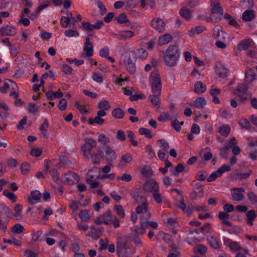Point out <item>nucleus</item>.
Instances as JSON below:
<instances>
[{
    "mask_svg": "<svg viewBox=\"0 0 257 257\" xmlns=\"http://www.w3.org/2000/svg\"><path fill=\"white\" fill-rule=\"evenodd\" d=\"M180 55L179 48L176 45H170L164 52L163 59L166 65L174 67L178 63Z\"/></svg>",
    "mask_w": 257,
    "mask_h": 257,
    "instance_id": "1",
    "label": "nucleus"
},
{
    "mask_svg": "<svg viewBox=\"0 0 257 257\" xmlns=\"http://www.w3.org/2000/svg\"><path fill=\"white\" fill-rule=\"evenodd\" d=\"M210 6L211 13L210 19L212 22L216 23L220 21L223 15V8L220 6L218 0H211Z\"/></svg>",
    "mask_w": 257,
    "mask_h": 257,
    "instance_id": "2",
    "label": "nucleus"
},
{
    "mask_svg": "<svg viewBox=\"0 0 257 257\" xmlns=\"http://www.w3.org/2000/svg\"><path fill=\"white\" fill-rule=\"evenodd\" d=\"M149 85L152 91L161 92L162 81L160 74L157 70L152 71L149 77Z\"/></svg>",
    "mask_w": 257,
    "mask_h": 257,
    "instance_id": "3",
    "label": "nucleus"
},
{
    "mask_svg": "<svg viewBox=\"0 0 257 257\" xmlns=\"http://www.w3.org/2000/svg\"><path fill=\"white\" fill-rule=\"evenodd\" d=\"M141 204L136 208V212L138 214L143 213L140 216L141 220L150 219L151 214L148 211L149 204L147 202V198L146 196H141Z\"/></svg>",
    "mask_w": 257,
    "mask_h": 257,
    "instance_id": "4",
    "label": "nucleus"
},
{
    "mask_svg": "<svg viewBox=\"0 0 257 257\" xmlns=\"http://www.w3.org/2000/svg\"><path fill=\"white\" fill-rule=\"evenodd\" d=\"M248 87L245 84H239L238 85L236 90L233 91L234 94L237 95L236 97H238V100L242 103L246 100L248 98H250L251 94L247 90Z\"/></svg>",
    "mask_w": 257,
    "mask_h": 257,
    "instance_id": "5",
    "label": "nucleus"
},
{
    "mask_svg": "<svg viewBox=\"0 0 257 257\" xmlns=\"http://www.w3.org/2000/svg\"><path fill=\"white\" fill-rule=\"evenodd\" d=\"M96 141L92 138L85 139V144L81 147L83 155L85 157L87 158L89 157L92 148L96 147Z\"/></svg>",
    "mask_w": 257,
    "mask_h": 257,
    "instance_id": "6",
    "label": "nucleus"
},
{
    "mask_svg": "<svg viewBox=\"0 0 257 257\" xmlns=\"http://www.w3.org/2000/svg\"><path fill=\"white\" fill-rule=\"evenodd\" d=\"M206 239L212 248L215 250H218L220 248L221 245V242L215 233H211L207 237Z\"/></svg>",
    "mask_w": 257,
    "mask_h": 257,
    "instance_id": "7",
    "label": "nucleus"
},
{
    "mask_svg": "<svg viewBox=\"0 0 257 257\" xmlns=\"http://www.w3.org/2000/svg\"><path fill=\"white\" fill-rule=\"evenodd\" d=\"M144 190L147 192H154L159 191V187L157 181L151 180L146 182L144 185Z\"/></svg>",
    "mask_w": 257,
    "mask_h": 257,
    "instance_id": "8",
    "label": "nucleus"
},
{
    "mask_svg": "<svg viewBox=\"0 0 257 257\" xmlns=\"http://www.w3.org/2000/svg\"><path fill=\"white\" fill-rule=\"evenodd\" d=\"M151 26L159 32H163L165 30V23L163 20L159 18H155L151 21Z\"/></svg>",
    "mask_w": 257,
    "mask_h": 257,
    "instance_id": "9",
    "label": "nucleus"
},
{
    "mask_svg": "<svg viewBox=\"0 0 257 257\" xmlns=\"http://www.w3.org/2000/svg\"><path fill=\"white\" fill-rule=\"evenodd\" d=\"M123 63L129 73L134 74L136 71V67L130 56H126L123 60Z\"/></svg>",
    "mask_w": 257,
    "mask_h": 257,
    "instance_id": "10",
    "label": "nucleus"
},
{
    "mask_svg": "<svg viewBox=\"0 0 257 257\" xmlns=\"http://www.w3.org/2000/svg\"><path fill=\"white\" fill-rule=\"evenodd\" d=\"M105 152L106 154L105 160L108 163V165H111L112 162L116 159L115 152L108 146L106 147Z\"/></svg>",
    "mask_w": 257,
    "mask_h": 257,
    "instance_id": "11",
    "label": "nucleus"
},
{
    "mask_svg": "<svg viewBox=\"0 0 257 257\" xmlns=\"http://www.w3.org/2000/svg\"><path fill=\"white\" fill-rule=\"evenodd\" d=\"M257 75V66L248 69L245 72V81L247 83L252 82Z\"/></svg>",
    "mask_w": 257,
    "mask_h": 257,
    "instance_id": "12",
    "label": "nucleus"
},
{
    "mask_svg": "<svg viewBox=\"0 0 257 257\" xmlns=\"http://www.w3.org/2000/svg\"><path fill=\"white\" fill-rule=\"evenodd\" d=\"M79 179L78 175L72 172H68L65 176V181L69 185L77 183L79 181Z\"/></svg>",
    "mask_w": 257,
    "mask_h": 257,
    "instance_id": "13",
    "label": "nucleus"
},
{
    "mask_svg": "<svg viewBox=\"0 0 257 257\" xmlns=\"http://www.w3.org/2000/svg\"><path fill=\"white\" fill-rule=\"evenodd\" d=\"M0 32L2 36H14L16 34L15 27L9 25L1 28Z\"/></svg>",
    "mask_w": 257,
    "mask_h": 257,
    "instance_id": "14",
    "label": "nucleus"
},
{
    "mask_svg": "<svg viewBox=\"0 0 257 257\" xmlns=\"http://www.w3.org/2000/svg\"><path fill=\"white\" fill-rule=\"evenodd\" d=\"M45 95L47 99L49 100H52L55 98H61L63 96V93L60 90L56 92H54L52 90H50L45 93Z\"/></svg>",
    "mask_w": 257,
    "mask_h": 257,
    "instance_id": "15",
    "label": "nucleus"
},
{
    "mask_svg": "<svg viewBox=\"0 0 257 257\" xmlns=\"http://www.w3.org/2000/svg\"><path fill=\"white\" fill-rule=\"evenodd\" d=\"M83 50L85 52L86 56H92L93 54V46L92 43L90 41L89 38H87L86 39V42L84 44Z\"/></svg>",
    "mask_w": 257,
    "mask_h": 257,
    "instance_id": "16",
    "label": "nucleus"
},
{
    "mask_svg": "<svg viewBox=\"0 0 257 257\" xmlns=\"http://www.w3.org/2000/svg\"><path fill=\"white\" fill-rule=\"evenodd\" d=\"M41 197V194L39 191L35 190L31 192V196L28 198L29 202L31 204L33 205L39 202L40 198Z\"/></svg>",
    "mask_w": 257,
    "mask_h": 257,
    "instance_id": "17",
    "label": "nucleus"
},
{
    "mask_svg": "<svg viewBox=\"0 0 257 257\" xmlns=\"http://www.w3.org/2000/svg\"><path fill=\"white\" fill-rule=\"evenodd\" d=\"M152 92L153 94L149 96L148 99L150 100L153 105L159 107L160 103L159 97L161 92H158V93H156L155 91Z\"/></svg>",
    "mask_w": 257,
    "mask_h": 257,
    "instance_id": "18",
    "label": "nucleus"
},
{
    "mask_svg": "<svg viewBox=\"0 0 257 257\" xmlns=\"http://www.w3.org/2000/svg\"><path fill=\"white\" fill-rule=\"evenodd\" d=\"M141 189L138 188H135L130 190V193L131 196L134 199L135 202L140 203H141V199H140L141 196H144L143 195H140Z\"/></svg>",
    "mask_w": 257,
    "mask_h": 257,
    "instance_id": "19",
    "label": "nucleus"
},
{
    "mask_svg": "<svg viewBox=\"0 0 257 257\" xmlns=\"http://www.w3.org/2000/svg\"><path fill=\"white\" fill-rule=\"evenodd\" d=\"M114 216L111 214V211L107 210L101 216V218L103 220V223L106 225L111 224L112 220Z\"/></svg>",
    "mask_w": 257,
    "mask_h": 257,
    "instance_id": "20",
    "label": "nucleus"
},
{
    "mask_svg": "<svg viewBox=\"0 0 257 257\" xmlns=\"http://www.w3.org/2000/svg\"><path fill=\"white\" fill-rule=\"evenodd\" d=\"M246 222L247 224L252 226L253 220L256 217L257 214L254 210H250L246 213Z\"/></svg>",
    "mask_w": 257,
    "mask_h": 257,
    "instance_id": "21",
    "label": "nucleus"
},
{
    "mask_svg": "<svg viewBox=\"0 0 257 257\" xmlns=\"http://www.w3.org/2000/svg\"><path fill=\"white\" fill-rule=\"evenodd\" d=\"M229 216V215L227 213L223 211L219 212L218 214V217L219 219L221 220L222 223L223 224L226 225L227 226L230 227L232 226V223L228 220Z\"/></svg>",
    "mask_w": 257,
    "mask_h": 257,
    "instance_id": "22",
    "label": "nucleus"
},
{
    "mask_svg": "<svg viewBox=\"0 0 257 257\" xmlns=\"http://www.w3.org/2000/svg\"><path fill=\"white\" fill-rule=\"evenodd\" d=\"M115 36L120 40H125L132 38L135 36L134 32L127 30L121 32L119 34H115Z\"/></svg>",
    "mask_w": 257,
    "mask_h": 257,
    "instance_id": "23",
    "label": "nucleus"
},
{
    "mask_svg": "<svg viewBox=\"0 0 257 257\" xmlns=\"http://www.w3.org/2000/svg\"><path fill=\"white\" fill-rule=\"evenodd\" d=\"M206 89V85L201 81H197L194 85V91L198 94L204 93Z\"/></svg>",
    "mask_w": 257,
    "mask_h": 257,
    "instance_id": "24",
    "label": "nucleus"
},
{
    "mask_svg": "<svg viewBox=\"0 0 257 257\" xmlns=\"http://www.w3.org/2000/svg\"><path fill=\"white\" fill-rule=\"evenodd\" d=\"M213 36L216 40H219V39L225 40L227 34L222 30L220 31L219 28H215L213 30Z\"/></svg>",
    "mask_w": 257,
    "mask_h": 257,
    "instance_id": "25",
    "label": "nucleus"
},
{
    "mask_svg": "<svg viewBox=\"0 0 257 257\" xmlns=\"http://www.w3.org/2000/svg\"><path fill=\"white\" fill-rule=\"evenodd\" d=\"M173 37L170 34H164L159 38L158 43L160 45H166L172 40Z\"/></svg>",
    "mask_w": 257,
    "mask_h": 257,
    "instance_id": "26",
    "label": "nucleus"
},
{
    "mask_svg": "<svg viewBox=\"0 0 257 257\" xmlns=\"http://www.w3.org/2000/svg\"><path fill=\"white\" fill-rule=\"evenodd\" d=\"M148 227V224L146 221L141 220V226H136L135 232L137 234H143L146 232L145 228Z\"/></svg>",
    "mask_w": 257,
    "mask_h": 257,
    "instance_id": "27",
    "label": "nucleus"
},
{
    "mask_svg": "<svg viewBox=\"0 0 257 257\" xmlns=\"http://www.w3.org/2000/svg\"><path fill=\"white\" fill-rule=\"evenodd\" d=\"M254 16L253 11L248 10L243 13L242 18L245 21H250L253 19Z\"/></svg>",
    "mask_w": 257,
    "mask_h": 257,
    "instance_id": "28",
    "label": "nucleus"
},
{
    "mask_svg": "<svg viewBox=\"0 0 257 257\" xmlns=\"http://www.w3.org/2000/svg\"><path fill=\"white\" fill-rule=\"evenodd\" d=\"M79 216L83 222L89 221L91 218L89 211L86 209L81 210L79 212Z\"/></svg>",
    "mask_w": 257,
    "mask_h": 257,
    "instance_id": "29",
    "label": "nucleus"
},
{
    "mask_svg": "<svg viewBox=\"0 0 257 257\" xmlns=\"http://www.w3.org/2000/svg\"><path fill=\"white\" fill-rule=\"evenodd\" d=\"M205 30L206 27L204 26H199L198 27H196L194 28H192L189 31V35L190 36H193L195 34H199L202 33Z\"/></svg>",
    "mask_w": 257,
    "mask_h": 257,
    "instance_id": "30",
    "label": "nucleus"
},
{
    "mask_svg": "<svg viewBox=\"0 0 257 257\" xmlns=\"http://www.w3.org/2000/svg\"><path fill=\"white\" fill-rule=\"evenodd\" d=\"M228 71L227 69L223 67V66H221L220 67H218L216 70V74L221 78H225L227 76Z\"/></svg>",
    "mask_w": 257,
    "mask_h": 257,
    "instance_id": "31",
    "label": "nucleus"
},
{
    "mask_svg": "<svg viewBox=\"0 0 257 257\" xmlns=\"http://www.w3.org/2000/svg\"><path fill=\"white\" fill-rule=\"evenodd\" d=\"M0 214L4 218L9 217L11 214L9 208L4 204H0Z\"/></svg>",
    "mask_w": 257,
    "mask_h": 257,
    "instance_id": "32",
    "label": "nucleus"
},
{
    "mask_svg": "<svg viewBox=\"0 0 257 257\" xmlns=\"http://www.w3.org/2000/svg\"><path fill=\"white\" fill-rule=\"evenodd\" d=\"M124 111L120 108H116L112 111V115L116 118L121 119L124 116Z\"/></svg>",
    "mask_w": 257,
    "mask_h": 257,
    "instance_id": "33",
    "label": "nucleus"
},
{
    "mask_svg": "<svg viewBox=\"0 0 257 257\" xmlns=\"http://www.w3.org/2000/svg\"><path fill=\"white\" fill-rule=\"evenodd\" d=\"M207 250V247L202 244L197 245L194 247V251L201 255L206 256L205 253Z\"/></svg>",
    "mask_w": 257,
    "mask_h": 257,
    "instance_id": "34",
    "label": "nucleus"
},
{
    "mask_svg": "<svg viewBox=\"0 0 257 257\" xmlns=\"http://www.w3.org/2000/svg\"><path fill=\"white\" fill-rule=\"evenodd\" d=\"M205 99L203 97H198L194 102V105L198 108H203L206 104Z\"/></svg>",
    "mask_w": 257,
    "mask_h": 257,
    "instance_id": "35",
    "label": "nucleus"
},
{
    "mask_svg": "<svg viewBox=\"0 0 257 257\" xmlns=\"http://www.w3.org/2000/svg\"><path fill=\"white\" fill-rule=\"evenodd\" d=\"M157 142L160 144V145H159V147L162 148L160 150H162L163 152L167 153L168 150L170 148L168 142L164 139H159Z\"/></svg>",
    "mask_w": 257,
    "mask_h": 257,
    "instance_id": "36",
    "label": "nucleus"
},
{
    "mask_svg": "<svg viewBox=\"0 0 257 257\" xmlns=\"http://www.w3.org/2000/svg\"><path fill=\"white\" fill-rule=\"evenodd\" d=\"M231 197L232 199L235 201H240L243 200L244 199V196L243 194L239 193V192H237L234 189L232 190Z\"/></svg>",
    "mask_w": 257,
    "mask_h": 257,
    "instance_id": "37",
    "label": "nucleus"
},
{
    "mask_svg": "<svg viewBox=\"0 0 257 257\" xmlns=\"http://www.w3.org/2000/svg\"><path fill=\"white\" fill-rule=\"evenodd\" d=\"M114 21H116L119 24H125L129 22L125 13L120 14L117 17L115 18Z\"/></svg>",
    "mask_w": 257,
    "mask_h": 257,
    "instance_id": "38",
    "label": "nucleus"
},
{
    "mask_svg": "<svg viewBox=\"0 0 257 257\" xmlns=\"http://www.w3.org/2000/svg\"><path fill=\"white\" fill-rule=\"evenodd\" d=\"M164 222L165 224L172 228L177 227L178 225V222L174 218L168 217L164 219Z\"/></svg>",
    "mask_w": 257,
    "mask_h": 257,
    "instance_id": "39",
    "label": "nucleus"
},
{
    "mask_svg": "<svg viewBox=\"0 0 257 257\" xmlns=\"http://www.w3.org/2000/svg\"><path fill=\"white\" fill-rule=\"evenodd\" d=\"M251 43V41L250 40H242L238 44V49L242 50L248 49L250 47Z\"/></svg>",
    "mask_w": 257,
    "mask_h": 257,
    "instance_id": "40",
    "label": "nucleus"
},
{
    "mask_svg": "<svg viewBox=\"0 0 257 257\" xmlns=\"http://www.w3.org/2000/svg\"><path fill=\"white\" fill-rule=\"evenodd\" d=\"M114 210L120 218H123L125 216L124 211L122 207L120 205H115Z\"/></svg>",
    "mask_w": 257,
    "mask_h": 257,
    "instance_id": "41",
    "label": "nucleus"
},
{
    "mask_svg": "<svg viewBox=\"0 0 257 257\" xmlns=\"http://www.w3.org/2000/svg\"><path fill=\"white\" fill-rule=\"evenodd\" d=\"M104 122V120L97 115L94 118H89L88 123L90 125H93L94 123H96L99 125H102Z\"/></svg>",
    "mask_w": 257,
    "mask_h": 257,
    "instance_id": "42",
    "label": "nucleus"
},
{
    "mask_svg": "<svg viewBox=\"0 0 257 257\" xmlns=\"http://www.w3.org/2000/svg\"><path fill=\"white\" fill-rule=\"evenodd\" d=\"M230 129L228 125H222L218 128V132L224 137H227L230 133Z\"/></svg>",
    "mask_w": 257,
    "mask_h": 257,
    "instance_id": "43",
    "label": "nucleus"
},
{
    "mask_svg": "<svg viewBox=\"0 0 257 257\" xmlns=\"http://www.w3.org/2000/svg\"><path fill=\"white\" fill-rule=\"evenodd\" d=\"M97 107L99 109L107 110L110 108V105L108 101L104 100L98 103Z\"/></svg>",
    "mask_w": 257,
    "mask_h": 257,
    "instance_id": "44",
    "label": "nucleus"
},
{
    "mask_svg": "<svg viewBox=\"0 0 257 257\" xmlns=\"http://www.w3.org/2000/svg\"><path fill=\"white\" fill-rule=\"evenodd\" d=\"M184 124L183 121L180 122L177 119H174L171 121V125L174 128V129L177 132L180 131L181 128V126Z\"/></svg>",
    "mask_w": 257,
    "mask_h": 257,
    "instance_id": "45",
    "label": "nucleus"
},
{
    "mask_svg": "<svg viewBox=\"0 0 257 257\" xmlns=\"http://www.w3.org/2000/svg\"><path fill=\"white\" fill-rule=\"evenodd\" d=\"M180 15L186 20H189L192 17L191 13L189 10L182 8L180 10Z\"/></svg>",
    "mask_w": 257,
    "mask_h": 257,
    "instance_id": "46",
    "label": "nucleus"
},
{
    "mask_svg": "<svg viewBox=\"0 0 257 257\" xmlns=\"http://www.w3.org/2000/svg\"><path fill=\"white\" fill-rule=\"evenodd\" d=\"M139 132L140 135L145 136L146 138L149 139H152L153 138V136L151 134V131L148 128L141 127L139 130Z\"/></svg>",
    "mask_w": 257,
    "mask_h": 257,
    "instance_id": "47",
    "label": "nucleus"
},
{
    "mask_svg": "<svg viewBox=\"0 0 257 257\" xmlns=\"http://www.w3.org/2000/svg\"><path fill=\"white\" fill-rule=\"evenodd\" d=\"M3 194L13 202H16L17 201V196L14 193L11 192L9 190H5L3 191Z\"/></svg>",
    "mask_w": 257,
    "mask_h": 257,
    "instance_id": "48",
    "label": "nucleus"
},
{
    "mask_svg": "<svg viewBox=\"0 0 257 257\" xmlns=\"http://www.w3.org/2000/svg\"><path fill=\"white\" fill-rule=\"evenodd\" d=\"M203 192V189L202 185L199 183H196L195 184V188L194 189L193 193L191 195H194V196H196L197 194H202Z\"/></svg>",
    "mask_w": 257,
    "mask_h": 257,
    "instance_id": "49",
    "label": "nucleus"
},
{
    "mask_svg": "<svg viewBox=\"0 0 257 257\" xmlns=\"http://www.w3.org/2000/svg\"><path fill=\"white\" fill-rule=\"evenodd\" d=\"M60 23L61 27L66 28L71 23V19L67 17V16H63L60 19Z\"/></svg>",
    "mask_w": 257,
    "mask_h": 257,
    "instance_id": "50",
    "label": "nucleus"
},
{
    "mask_svg": "<svg viewBox=\"0 0 257 257\" xmlns=\"http://www.w3.org/2000/svg\"><path fill=\"white\" fill-rule=\"evenodd\" d=\"M247 196L251 204H257V196L253 192H248Z\"/></svg>",
    "mask_w": 257,
    "mask_h": 257,
    "instance_id": "51",
    "label": "nucleus"
},
{
    "mask_svg": "<svg viewBox=\"0 0 257 257\" xmlns=\"http://www.w3.org/2000/svg\"><path fill=\"white\" fill-rule=\"evenodd\" d=\"M184 169V166L182 164H179L176 166L175 169L172 171V174L176 176H177L180 173L182 172Z\"/></svg>",
    "mask_w": 257,
    "mask_h": 257,
    "instance_id": "52",
    "label": "nucleus"
},
{
    "mask_svg": "<svg viewBox=\"0 0 257 257\" xmlns=\"http://www.w3.org/2000/svg\"><path fill=\"white\" fill-rule=\"evenodd\" d=\"M152 196L153 199L157 203L161 204L162 203V196L161 194L160 193L159 191L154 192V193L152 194Z\"/></svg>",
    "mask_w": 257,
    "mask_h": 257,
    "instance_id": "53",
    "label": "nucleus"
},
{
    "mask_svg": "<svg viewBox=\"0 0 257 257\" xmlns=\"http://www.w3.org/2000/svg\"><path fill=\"white\" fill-rule=\"evenodd\" d=\"M127 137L130 139V142H131L134 146H137L138 145V142L134 140L135 136L134 133L131 131H127Z\"/></svg>",
    "mask_w": 257,
    "mask_h": 257,
    "instance_id": "54",
    "label": "nucleus"
},
{
    "mask_svg": "<svg viewBox=\"0 0 257 257\" xmlns=\"http://www.w3.org/2000/svg\"><path fill=\"white\" fill-rule=\"evenodd\" d=\"M239 124L241 127L245 128L248 130H249L251 126L249 121L245 118H242L239 121Z\"/></svg>",
    "mask_w": 257,
    "mask_h": 257,
    "instance_id": "55",
    "label": "nucleus"
},
{
    "mask_svg": "<svg viewBox=\"0 0 257 257\" xmlns=\"http://www.w3.org/2000/svg\"><path fill=\"white\" fill-rule=\"evenodd\" d=\"M221 175L219 172L218 170L217 171L212 173L209 177L207 178V180L208 182H210L215 180V179L218 177L220 176Z\"/></svg>",
    "mask_w": 257,
    "mask_h": 257,
    "instance_id": "56",
    "label": "nucleus"
},
{
    "mask_svg": "<svg viewBox=\"0 0 257 257\" xmlns=\"http://www.w3.org/2000/svg\"><path fill=\"white\" fill-rule=\"evenodd\" d=\"M64 34L66 37H78L79 34L78 31L72 30H67L64 32Z\"/></svg>",
    "mask_w": 257,
    "mask_h": 257,
    "instance_id": "57",
    "label": "nucleus"
},
{
    "mask_svg": "<svg viewBox=\"0 0 257 257\" xmlns=\"http://www.w3.org/2000/svg\"><path fill=\"white\" fill-rule=\"evenodd\" d=\"M24 230V227L20 224H16L12 228L13 233L20 234Z\"/></svg>",
    "mask_w": 257,
    "mask_h": 257,
    "instance_id": "58",
    "label": "nucleus"
},
{
    "mask_svg": "<svg viewBox=\"0 0 257 257\" xmlns=\"http://www.w3.org/2000/svg\"><path fill=\"white\" fill-rule=\"evenodd\" d=\"M148 55V52L145 49L141 48L138 50V56L139 58L144 60L147 58Z\"/></svg>",
    "mask_w": 257,
    "mask_h": 257,
    "instance_id": "59",
    "label": "nucleus"
},
{
    "mask_svg": "<svg viewBox=\"0 0 257 257\" xmlns=\"http://www.w3.org/2000/svg\"><path fill=\"white\" fill-rule=\"evenodd\" d=\"M39 106L34 103H29L28 106V111L30 113H35L39 110Z\"/></svg>",
    "mask_w": 257,
    "mask_h": 257,
    "instance_id": "60",
    "label": "nucleus"
},
{
    "mask_svg": "<svg viewBox=\"0 0 257 257\" xmlns=\"http://www.w3.org/2000/svg\"><path fill=\"white\" fill-rule=\"evenodd\" d=\"M98 141L104 145L110 142V140L108 138L106 137L104 134H100L98 137Z\"/></svg>",
    "mask_w": 257,
    "mask_h": 257,
    "instance_id": "61",
    "label": "nucleus"
},
{
    "mask_svg": "<svg viewBox=\"0 0 257 257\" xmlns=\"http://www.w3.org/2000/svg\"><path fill=\"white\" fill-rule=\"evenodd\" d=\"M141 172L142 174L146 177H149L151 176L152 174V171L150 168L147 166L143 168L141 170Z\"/></svg>",
    "mask_w": 257,
    "mask_h": 257,
    "instance_id": "62",
    "label": "nucleus"
},
{
    "mask_svg": "<svg viewBox=\"0 0 257 257\" xmlns=\"http://www.w3.org/2000/svg\"><path fill=\"white\" fill-rule=\"evenodd\" d=\"M139 0H127L126 2V7L129 8H135L139 4Z\"/></svg>",
    "mask_w": 257,
    "mask_h": 257,
    "instance_id": "63",
    "label": "nucleus"
},
{
    "mask_svg": "<svg viewBox=\"0 0 257 257\" xmlns=\"http://www.w3.org/2000/svg\"><path fill=\"white\" fill-rule=\"evenodd\" d=\"M30 165L27 163H24L21 167V172L23 174H27L30 171Z\"/></svg>",
    "mask_w": 257,
    "mask_h": 257,
    "instance_id": "64",
    "label": "nucleus"
}]
</instances>
